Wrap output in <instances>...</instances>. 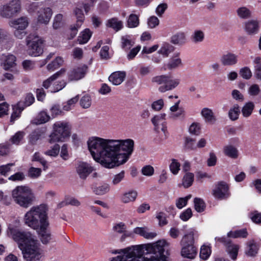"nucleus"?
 I'll use <instances>...</instances> for the list:
<instances>
[{"instance_id":"f257e3e1","label":"nucleus","mask_w":261,"mask_h":261,"mask_svg":"<svg viewBox=\"0 0 261 261\" xmlns=\"http://www.w3.org/2000/svg\"><path fill=\"white\" fill-rule=\"evenodd\" d=\"M88 149L95 161L107 168L125 164L134 149V141L131 139H106L97 137L89 138Z\"/></svg>"},{"instance_id":"f03ea898","label":"nucleus","mask_w":261,"mask_h":261,"mask_svg":"<svg viewBox=\"0 0 261 261\" xmlns=\"http://www.w3.org/2000/svg\"><path fill=\"white\" fill-rule=\"evenodd\" d=\"M165 241L160 240L146 246L147 252L144 254L141 246H135L124 250L122 254L113 257L111 261H166L164 254Z\"/></svg>"},{"instance_id":"7ed1b4c3","label":"nucleus","mask_w":261,"mask_h":261,"mask_svg":"<svg viewBox=\"0 0 261 261\" xmlns=\"http://www.w3.org/2000/svg\"><path fill=\"white\" fill-rule=\"evenodd\" d=\"M47 212V206L41 204L32 207L24 217L25 224L38 231L43 244H48L51 240L50 231L47 229L49 226Z\"/></svg>"},{"instance_id":"20e7f679","label":"nucleus","mask_w":261,"mask_h":261,"mask_svg":"<svg viewBox=\"0 0 261 261\" xmlns=\"http://www.w3.org/2000/svg\"><path fill=\"white\" fill-rule=\"evenodd\" d=\"M7 233L9 237L18 243L25 261H37L41 258L42 251L39 243L30 232L15 227H9Z\"/></svg>"},{"instance_id":"39448f33","label":"nucleus","mask_w":261,"mask_h":261,"mask_svg":"<svg viewBox=\"0 0 261 261\" xmlns=\"http://www.w3.org/2000/svg\"><path fill=\"white\" fill-rule=\"evenodd\" d=\"M12 197L20 206L27 208L33 203L34 196L32 190L26 186H18L12 191Z\"/></svg>"},{"instance_id":"423d86ee","label":"nucleus","mask_w":261,"mask_h":261,"mask_svg":"<svg viewBox=\"0 0 261 261\" xmlns=\"http://www.w3.org/2000/svg\"><path fill=\"white\" fill-rule=\"evenodd\" d=\"M152 83L158 85H162L159 88L161 92H165L175 88L180 83V80L173 79L169 75H161L153 77L151 79Z\"/></svg>"},{"instance_id":"0eeeda50","label":"nucleus","mask_w":261,"mask_h":261,"mask_svg":"<svg viewBox=\"0 0 261 261\" xmlns=\"http://www.w3.org/2000/svg\"><path fill=\"white\" fill-rule=\"evenodd\" d=\"M25 41L30 55L36 57L43 53V40L39 36L30 34L25 39Z\"/></svg>"},{"instance_id":"6e6552de","label":"nucleus","mask_w":261,"mask_h":261,"mask_svg":"<svg viewBox=\"0 0 261 261\" xmlns=\"http://www.w3.org/2000/svg\"><path fill=\"white\" fill-rule=\"evenodd\" d=\"M54 132L50 135V143L63 142L69 136V128L65 122H57L54 124Z\"/></svg>"},{"instance_id":"1a4fd4ad","label":"nucleus","mask_w":261,"mask_h":261,"mask_svg":"<svg viewBox=\"0 0 261 261\" xmlns=\"http://www.w3.org/2000/svg\"><path fill=\"white\" fill-rule=\"evenodd\" d=\"M20 11V1L11 0L1 7L0 15L4 18H10L17 15Z\"/></svg>"},{"instance_id":"9d476101","label":"nucleus","mask_w":261,"mask_h":261,"mask_svg":"<svg viewBox=\"0 0 261 261\" xmlns=\"http://www.w3.org/2000/svg\"><path fill=\"white\" fill-rule=\"evenodd\" d=\"M228 190V186L225 182L220 181L216 185L213 191V195L216 199H225L230 195Z\"/></svg>"},{"instance_id":"9b49d317","label":"nucleus","mask_w":261,"mask_h":261,"mask_svg":"<svg viewBox=\"0 0 261 261\" xmlns=\"http://www.w3.org/2000/svg\"><path fill=\"white\" fill-rule=\"evenodd\" d=\"M88 71V66L86 65H83L75 67L67 73L68 81H76L84 78Z\"/></svg>"},{"instance_id":"f8f14e48","label":"nucleus","mask_w":261,"mask_h":261,"mask_svg":"<svg viewBox=\"0 0 261 261\" xmlns=\"http://www.w3.org/2000/svg\"><path fill=\"white\" fill-rule=\"evenodd\" d=\"M74 12L76 17L77 21L76 24L71 25L70 27V39H72L76 36L78 29L80 28L84 20V15L82 7H76L74 9Z\"/></svg>"},{"instance_id":"ddd939ff","label":"nucleus","mask_w":261,"mask_h":261,"mask_svg":"<svg viewBox=\"0 0 261 261\" xmlns=\"http://www.w3.org/2000/svg\"><path fill=\"white\" fill-rule=\"evenodd\" d=\"M260 247V244L257 243L254 239L249 240L246 243V246L245 249V255L251 257L256 256Z\"/></svg>"},{"instance_id":"4468645a","label":"nucleus","mask_w":261,"mask_h":261,"mask_svg":"<svg viewBox=\"0 0 261 261\" xmlns=\"http://www.w3.org/2000/svg\"><path fill=\"white\" fill-rule=\"evenodd\" d=\"M215 239L225 244L228 253L233 260H235L237 258L239 249L238 245L232 244L229 240H226V239L224 237L216 238Z\"/></svg>"},{"instance_id":"2eb2a0df","label":"nucleus","mask_w":261,"mask_h":261,"mask_svg":"<svg viewBox=\"0 0 261 261\" xmlns=\"http://www.w3.org/2000/svg\"><path fill=\"white\" fill-rule=\"evenodd\" d=\"M53 12L49 7L41 8L37 12V20L41 23L47 24L52 16Z\"/></svg>"},{"instance_id":"dca6fc26","label":"nucleus","mask_w":261,"mask_h":261,"mask_svg":"<svg viewBox=\"0 0 261 261\" xmlns=\"http://www.w3.org/2000/svg\"><path fill=\"white\" fill-rule=\"evenodd\" d=\"M199 237L198 233L194 229H190L182 237L180 242L181 246L194 245L195 241Z\"/></svg>"},{"instance_id":"f3484780","label":"nucleus","mask_w":261,"mask_h":261,"mask_svg":"<svg viewBox=\"0 0 261 261\" xmlns=\"http://www.w3.org/2000/svg\"><path fill=\"white\" fill-rule=\"evenodd\" d=\"M92 171V168L86 163H80L76 167V172L82 179H85Z\"/></svg>"},{"instance_id":"a211bd4d","label":"nucleus","mask_w":261,"mask_h":261,"mask_svg":"<svg viewBox=\"0 0 261 261\" xmlns=\"http://www.w3.org/2000/svg\"><path fill=\"white\" fill-rule=\"evenodd\" d=\"M220 62L223 66H232L238 62V56L231 53L223 55L220 58Z\"/></svg>"},{"instance_id":"6ab92c4d","label":"nucleus","mask_w":261,"mask_h":261,"mask_svg":"<svg viewBox=\"0 0 261 261\" xmlns=\"http://www.w3.org/2000/svg\"><path fill=\"white\" fill-rule=\"evenodd\" d=\"M133 232L147 239H152L156 236L155 232L150 231L147 227H136L134 229Z\"/></svg>"},{"instance_id":"aec40b11","label":"nucleus","mask_w":261,"mask_h":261,"mask_svg":"<svg viewBox=\"0 0 261 261\" xmlns=\"http://www.w3.org/2000/svg\"><path fill=\"white\" fill-rule=\"evenodd\" d=\"M197 253V250L194 245L182 246L181 254L182 256L190 259H193Z\"/></svg>"},{"instance_id":"412c9836","label":"nucleus","mask_w":261,"mask_h":261,"mask_svg":"<svg viewBox=\"0 0 261 261\" xmlns=\"http://www.w3.org/2000/svg\"><path fill=\"white\" fill-rule=\"evenodd\" d=\"M126 73L124 71H116L112 73L109 77V80L115 85L121 84L124 80Z\"/></svg>"},{"instance_id":"4be33fe9","label":"nucleus","mask_w":261,"mask_h":261,"mask_svg":"<svg viewBox=\"0 0 261 261\" xmlns=\"http://www.w3.org/2000/svg\"><path fill=\"white\" fill-rule=\"evenodd\" d=\"M245 29L249 35H255L259 31V23L257 20H251L247 21L245 24Z\"/></svg>"},{"instance_id":"5701e85b","label":"nucleus","mask_w":261,"mask_h":261,"mask_svg":"<svg viewBox=\"0 0 261 261\" xmlns=\"http://www.w3.org/2000/svg\"><path fill=\"white\" fill-rule=\"evenodd\" d=\"M170 42L174 45L179 46L184 45L186 42L185 34L181 32L175 33L171 37Z\"/></svg>"},{"instance_id":"b1692460","label":"nucleus","mask_w":261,"mask_h":261,"mask_svg":"<svg viewBox=\"0 0 261 261\" xmlns=\"http://www.w3.org/2000/svg\"><path fill=\"white\" fill-rule=\"evenodd\" d=\"M28 24V18L27 17H21L10 22V25L13 29H26Z\"/></svg>"},{"instance_id":"393cba45","label":"nucleus","mask_w":261,"mask_h":261,"mask_svg":"<svg viewBox=\"0 0 261 261\" xmlns=\"http://www.w3.org/2000/svg\"><path fill=\"white\" fill-rule=\"evenodd\" d=\"M181 65V60L178 57V55L174 56L170 58L167 64L164 66V69H168L172 70L175 69Z\"/></svg>"},{"instance_id":"a878e982","label":"nucleus","mask_w":261,"mask_h":261,"mask_svg":"<svg viewBox=\"0 0 261 261\" xmlns=\"http://www.w3.org/2000/svg\"><path fill=\"white\" fill-rule=\"evenodd\" d=\"M174 49L175 47L169 43L163 42L158 53L164 57H167Z\"/></svg>"},{"instance_id":"bb28decb","label":"nucleus","mask_w":261,"mask_h":261,"mask_svg":"<svg viewBox=\"0 0 261 261\" xmlns=\"http://www.w3.org/2000/svg\"><path fill=\"white\" fill-rule=\"evenodd\" d=\"M137 192L132 190L124 193L121 197V201L124 203L134 201L137 196Z\"/></svg>"},{"instance_id":"cd10ccee","label":"nucleus","mask_w":261,"mask_h":261,"mask_svg":"<svg viewBox=\"0 0 261 261\" xmlns=\"http://www.w3.org/2000/svg\"><path fill=\"white\" fill-rule=\"evenodd\" d=\"M224 154L232 159H237L238 156V150L232 145H228L223 148Z\"/></svg>"},{"instance_id":"c85d7f7f","label":"nucleus","mask_w":261,"mask_h":261,"mask_svg":"<svg viewBox=\"0 0 261 261\" xmlns=\"http://www.w3.org/2000/svg\"><path fill=\"white\" fill-rule=\"evenodd\" d=\"M50 116L44 111L41 112L33 120L32 123L35 124H40L44 123L49 121Z\"/></svg>"},{"instance_id":"c756f323","label":"nucleus","mask_w":261,"mask_h":261,"mask_svg":"<svg viewBox=\"0 0 261 261\" xmlns=\"http://www.w3.org/2000/svg\"><path fill=\"white\" fill-rule=\"evenodd\" d=\"M65 72V69L64 68L61 69L60 71L57 72L54 74L49 77L48 79L44 81L43 83V86L45 88L47 89L50 86V84L53 81L59 78L60 76H61L62 74H64Z\"/></svg>"},{"instance_id":"7c9ffc66","label":"nucleus","mask_w":261,"mask_h":261,"mask_svg":"<svg viewBox=\"0 0 261 261\" xmlns=\"http://www.w3.org/2000/svg\"><path fill=\"white\" fill-rule=\"evenodd\" d=\"M121 40V47L125 51L129 50L135 43L131 39L130 36L129 35L122 36Z\"/></svg>"},{"instance_id":"2f4dec72","label":"nucleus","mask_w":261,"mask_h":261,"mask_svg":"<svg viewBox=\"0 0 261 261\" xmlns=\"http://www.w3.org/2000/svg\"><path fill=\"white\" fill-rule=\"evenodd\" d=\"M255 107L253 102L249 101L246 103L242 109V113L244 117H249Z\"/></svg>"},{"instance_id":"473e14b6","label":"nucleus","mask_w":261,"mask_h":261,"mask_svg":"<svg viewBox=\"0 0 261 261\" xmlns=\"http://www.w3.org/2000/svg\"><path fill=\"white\" fill-rule=\"evenodd\" d=\"M92 32L89 29H86L82 32L78 37V41L80 44L86 43L92 36Z\"/></svg>"},{"instance_id":"72a5a7b5","label":"nucleus","mask_w":261,"mask_h":261,"mask_svg":"<svg viewBox=\"0 0 261 261\" xmlns=\"http://www.w3.org/2000/svg\"><path fill=\"white\" fill-rule=\"evenodd\" d=\"M240 114V109L238 104H235L231 107L228 112V116L232 121L237 120Z\"/></svg>"},{"instance_id":"f704fd0d","label":"nucleus","mask_w":261,"mask_h":261,"mask_svg":"<svg viewBox=\"0 0 261 261\" xmlns=\"http://www.w3.org/2000/svg\"><path fill=\"white\" fill-rule=\"evenodd\" d=\"M201 115L208 122L215 121V118L212 110L208 108H203L201 111Z\"/></svg>"},{"instance_id":"c9c22d12","label":"nucleus","mask_w":261,"mask_h":261,"mask_svg":"<svg viewBox=\"0 0 261 261\" xmlns=\"http://www.w3.org/2000/svg\"><path fill=\"white\" fill-rule=\"evenodd\" d=\"M237 13L238 16L242 19H248L251 15V11L246 7L239 8L237 10Z\"/></svg>"},{"instance_id":"e433bc0d","label":"nucleus","mask_w":261,"mask_h":261,"mask_svg":"<svg viewBox=\"0 0 261 261\" xmlns=\"http://www.w3.org/2000/svg\"><path fill=\"white\" fill-rule=\"evenodd\" d=\"M194 174L190 172L187 173L182 178V185L185 188L190 187L194 181Z\"/></svg>"},{"instance_id":"4c0bfd02","label":"nucleus","mask_w":261,"mask_h":261,"mask_svg":"<svg viewBox=\"0 0 261 261\" xmlns=\"http://www.w3.org/2000/svg\"><path fill=\"white\" fill-rule=\"evenodd\" d=\"M16 57L13 55H9L6 57L4 63V68L9 70L16 65Z\"/></svg>"},{"instance_id":"58836bf2","label":"nucleus","mask_w":261,"mask_h":261,"mask_svg":"<svg viewBox=\"0 0 261 261\" xmlns=\"http://www.w3.org/2000/svg\"><path fill=\"white\" fill-rule=\"evenodd\" d=\"M64 62L63 58L60 57H57L51 63L47 65L48 70L53 71L62 65Z\"/></svg>"},{"instance_id":"ea45409f","label":"nucleus","mask_w":261,"mask_h":261,"mask_svg":"<svg viewBox=\"0 0 261 261\" xmlns=\"http://www.w3.org/2000/svg\"><path fill=\"white\" fill-rule=\"evenodd\" d=\"M204 38V34L203 31L201 30H196L191 36V39L192 41L195 43L201 42L203 41Z\"/></svg>"},{"instance_id":"a19ab883","label":"nucleus","mask_w":261,"mask_h":261,"mask_svg":"<svg viewBox=\"0 0 261 261\" xmlns=\"http://www.w3.org/2000/svg\"><path fill=\"white\" fill-rule=\"evenodd\" d=\"M194 207L195 210L201 213L204 211L205 208V204L203 199L199 198H195L194 200Z\"/></svg>"},{"instance_id":"79ce46f5","label":"nucleus","mask_w":261,"mask_h":261,"mask_svg":"<svg viewBox=\"0 0 261 261\" xmlns=\"http://www.w3.org/2000/svg\"><path fill=\"white\" fill-rule=\"evenodd\" d=\"M64 25L63 15L61 14H57L54 19L53 27L54 29H58Z\"/></svg>"},{"instance_id":"37998d69","label":"nucleus","mask_w":261,"mask_h":261,"mask_svg":"<svg viewBox=\"0 0 261 261\" xmlns=\"http://www.w3.org/2000/svg\"><path fill=\"white\" fill-rule=\"evenodd\" d=\"M108 25L118 31L122 29L123 23L117 18H112L108 21Z\"/></svg>"},{"instance_id":"c03bdc74","label":"nucleus","mask_w":261,"mask_h":261,"mask_svg":"<svg viewBox=\"0 0 261 261\" xmlns=\"http://www.w3.org/2000/svg\"><path fill=\"white\" fill-rule=\"evenodd\" d=\"M247 234L248 233L246 229H243L235 231H230L228 233V237L234 238L239 237L246 238Z\"/></svg>"},{"instance_id":"a18cd8bd","label":"nucleus","mask_w":261,"mask_h":261,"mask_svg":"<svg viewBox=\"0 0 261 261\" xmlns=\"http://www.w3.org/2000/svg\"><path fill=\"white\" fill-rule=\"evenodd\" d=\"M139 24V17L137 15L132 14L127 20V26L129 28L137 27Z\"/></svg>"},{"instance_id":"49530a36","label":"nucleus","mask_w":261,"mask_h":261,"mask_svg":"<svg viewBox=\"0 0 261 261\" xmlns=\"http://www.w3.org/2000/svg\"><path fill=\"white\" fill-rule=\"evenodd\" d=\"M165 117L166 114L164 113L159 115H156L152 118L151 122L154 125L155 129L158 128V126L160 124H163V121L165 120Z\"/></svg>"},{"instance_id":"de8ad7c7","label":"nucleus","mask_w":261,"mask_h":261,"mask_svg":"<svg viewBox=\"0 0 261 261\" xmlns=\"http://www.w3.org/2000/svg\"><path fill=\"white\" fill-rule=\"evenodd\" d=\"M32 161L40 163L43 167L44 170H46L48 168L47 162L41 156L39 152L34 153L33 156Z\"/></svg>"},{"instance_id":"09e8293b","label":"nucleus","mask_w":261,"mask_h":261,"mask_svg":"<svg viewBox=\"0 0 261 261\" xmlns=\"http://www.w3.org/2000/svg\"><path fill=\"white\" fill-rule=\"evenodd\" d=\"M41 171L40 168L31 167L28 171V176L32 178H38L41 175Z\"/></svg>"},{"instance_id":"8fccbe9b","label":"nucleus","mask_w":261,"mask_h":261,"mask_svg":"<svg viewBox=\"0 0 261 261\" xmlns=\"http://www.w3.org/2000/svg\"><path fill=\"white\" fill-rule=\"evenodd\" d=\"M41 132L40 130H35L30 135V142L32 144H35L40 139Z\"/></svg>"},{"instance_id":"3c124183","label":"nucleus","mask_w":261,"mask_h":261,"mask_svg":"<svg viewBox=\"0 0 261 261\" xmlns=\"http://www.w3.org/2000/svg\"><path fill=\"white\" fill-rule=\"evenodd\" d=\"M210 254L211 250L208 247L205 245L201 246L199 254L201 259L204 260L206 259L209 257Z\"/></svg>"},{"instance_id":"603ef678","label":"nucleus","mask_w":261,"mask_h":261,"mask_svg":"<svg viewBox=\"0 0 261 261\" xmlns=\"http://www.w3.org/2000/svg\"><path fill=\"white\" fill-rule=\"evenodd\" d=\"M80 105L84 109L89 108L91 105V99L90 96L88 95L83 96L81 99Z\"/></svg>"},{"instance_id":"864d4df0","label":"nucleus","mask_w":261,"mask_h":261,"mask_svg":"<svg viewBox=\"0 0 261 261\" xmlns=\"http://www.w3.org/2000/svg\"><path fill=\"white\" fill-rule=\"evenodd\" d=\"M24 135L23 132L19 131L12 137L10 140L13 144L18 145Z\"/></svg>"},{"instance_id":"5fc2aeb1","label":"nucleus","mask_w":261,"mask_h":261,"mask_svg":"<svg viewBox=\"0 0 261 261\" xmlns=\"http://www.w3.org/2000/svg\"><path fill=\"white\" fill-rule=\"evenodd\" d=\"M249 217L253 222L257 224L261 223V213L257 211L251 212L249 214Z\"/></svg>"},{"instance_id":"6e6d98bb","label":"nucleus","mask_w":261,"mask_h":261,"mask_svg":"<svg viewBox=\"0 0 261 261\" xmlns=\"http://www.w3.org/2000/svg\"><path fill=\"white\" fill-rule=\"evenodd\" d=\"M180 164L175 159H172L170 165V169L173 174H177L180 169Z\"/></svg>"},{"instance_id":"4d7b16f0","label":"nucleus","mask_w":261,"mask_h":261,"mask_svg":"<svg viewBox=\"0 0 261 261\" xmlns=\"http://www.w3.org/2000/svg\"><path fill=\"white\" fill-rule=\"evenodd\" d=\"M109 191V186L108 185L105 184L99 186L94 190V192L96 195H101L107 193Z\"/></svg>"},{"instance_id":"13d9d810","label":"nucleus","mask_w":261,"mask_h":261,"mask_svg":"<svg viewBox=\"0 0 261 261\" xmlns=\"http://www.w3.org/2000/svg\"><path fill=\"white\" fill-rule=\"evenodd\" d=\"M240 74L243 78L246 80L250 79L252 76V72L247 67L242 68L240 71Z\"/></svg>"},{"instance_id":"bf43d9fd","label":"nucleus","mask_w":261,"mask_h":261,"mask_svg":"<svg viewBox=\"0 0 261 261\" xmlns=\"http://www.w3.org/2000/svg\"><path fill=\"white\" fill-rule=\"evenodd\" d=\"M60 150V146L58 144H55L51 149L46 151L45 154L51 156H56L59 154Z\"/></svg>"},{"instance_id":"052dcab7","label":"nucleus","mask_w":261,"mask_h":261,"mask_svg":"<svg viewBox=\"0 0 261 261\" xmlns=\"http://www.w3.org/2000/svg\"><path fill=\"white\" fill-rule=\"evenodd\" d=\"M140 49L141 46L140 45H138L132 49L127 55V59L129 60L134 59Z\"/></svg>"},{"instance_id":"680f3d73","label":"nucleus","mask_w":261,"mask_h":261,"mask_svg":"<svg viewBox=\"0 0 261 261\" xmlns=\"http://www.w3.org/2000/svg\"><path fill=\"white\" fill-rule=\"evenodd\" d=\"M260 92V89L258 85L253 84L251 85L248 89V93L249 95L255 96H257Z\"/></svg>"},{"instance_id":"e2e57ef3","label":"nucleus","mask_w":261,"mask_h":261,"mask_svg":"<svg viewBox=\"0 0 261 261\" xmlns=\"http://www.w3.org/2000/svg\"><path fill=\"white\" fill-rule=\"evenodd\" d=\"M148 25L150 28H154L159 24V19L154 16L150 17L147 22Z\"/></svg>"},{"instance_id":"0e129e2a","label":"nucleus","mask_w":261,"mask_h":261,"mask_svg":"<svg viewBox=\"0 0 261 261\" xmlns=\"http://www.w3.org/2000/svg\"><path fill=\"white\" fill-rule=\"evenodd\" d=\"M192 216V210L190 208H187L186 211L181 213L180 215V218L183 221L188 220Z\"/></svg>"},{"instance_id":"69168bd1","label":"nucleus","mask_w":261,"mask_h":261,"mask_svg":"<svg viewBox=\"0 0 261 261\" xmlns=\"http://www.w3.org/2000/svg\"><path fill=\"white\" fill-rule=\"evenodd\" d=\"M153 173L154 169L150 165L145 166L142 169V173L145 176H151L153 175Z\"/></svg>"},{"instance_id":"338daca9","label":"nucleus","mask_w":261,"mask_h":261,"mask_svg":"<svg viewBox=\"0 0 261 261\" xmlns=\"http://www.w3.org/2000/svg\"><path fill=\"white\" fill-rule=\"evenodd\" d=\"M189 130L190 134L195 135H198L200 133V126L197 123H193L192 124Z\"/></svg>"},{"instance_id":"774afa93","label":"nucleus","mask_w":261,"mask_h":261,"mask_svg":"<svg viewBox=\"0 0 261 261\" xmlns=\"http://www.w3.org/2000/svg\"><path fill=\"white\" fill-rule=\"evenodd\" d=\"M168 6L166 3H162L160 4L156 8L155 12L157 15L161 17L165 12V10L167 9Z\"/></svg>"}]
</instances>
